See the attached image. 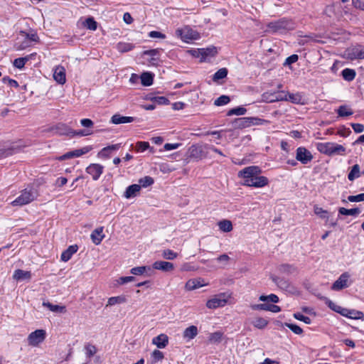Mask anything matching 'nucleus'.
<instances>
[{
  "label": "nucleus",
  "mask_w": 364,
  "mask_h": 364,
  "mask_svg": "<svg viewBox=\"0 0 364 364\" xmlns=\"http://www.w3.org/2000/svg\"><path fill=\"white\" fill-rule=\"evenodd\" d=\"M208 149V145H192L190 149V156L195 159H202L205 156V150Z\"/></svg>",
  "instance_id": "9b49d317"
},
{
  "label": "nucleus",
  "mask_w": 364,
  "mask_h": 364,
  "mask_svg": "<svg viewBox=\"0 0 364 364\" xmlns=\"http://www.w3.org/2000/svg\"><path fill=\"white\" fill-rule=\"evenodd\" d=\"M152 343L159 348H164L168 343V337L164 333H161L152 339Z\"/></svg>",
  "instance_id": "412c9836"
},
{
  "label": "nucleus",
  "mask_w": 364,
  "mask_h": 364,
  "mask_svg": "<svg viewBox=\"0 0 364 364\" xmlns=\"http://www.w3.org/2000/svg\"><path fill=\"white\" fill-rule=\"evenodd\" d=\"M2 81L5 84H8L11 87H18V83L16 80L9 78V77L6 76L2 78Z\"/></svg>",
  "instance_id": "052dcab7"
},
{
  "label": "nucleus",
  "mask_w": 364,
  "mask_h": 364,
  "mask_svg": "<svg viewBox=\"0 0 364 364\" xmlns=\"http://www.w3.org/2000/svg\"><path fill=\"white\" fill-rule=\"evenodd\" d=\"M230 101V99L227 95H221L218 98H217L215 102L214 105L215 106H223L228 104Z\"/></svg>",
  "instance_id": "8fccbe9b"
},
{
  "label": "nucleus",
  "mask_w": 364,
  "mask_h": 364,
  "mask_svg": "<svg viewBox=\"0 0 364 364\" xmlns=\"http://www.w3.org/2000/svg\"><path fill=\"white\" fill-rule=\"evenodd\" d=\"M251 309L253 310L269 311L274 313H277L281 311V309L279 306L267 304H253L251 305Z\"/></svg>",
  "instance_id": "2eb2a0df"
},
{
  "label": "nucleus",
  "mask_w": 364,
  "mask_h": 364,
  "mask_svg": "<svg viewBox=\"0 0 364 364\" xmlns=\"http://www.w3.org/2000/svg\"><path fill=\"white\" fill-rule=\"evenodd\" d=\"M154 180L152 177L146 176L139 180V186L141 188H147L154 184Z\"/></svg>",
  "instance_id": "4c0bfd02"
},
{
  "label": "nucleus",
  "mask_w": 364,
  "mask_h": 364,
  "mask_svg": "<svg viewBox=\"0 0 364 364\" xmlns=\"http://www.w3.org/2000/svg\"><path fill=\"white\" fill-rule=\"evenodd\" d=\"M43 306L47 307L50 311L53 312L63 313L65 311V307L64 306L52 304L48 301H44L43 303Z\"/></svg>",
  "instance_id": "2f4dec72"
},
{
  "label": "nucleus",
  "mask_w": 364,
  "mask_h": 364,
  "mask_svg": "<svg viewBox=\"0 0 364 364\" xmlns=\"http://www.w3.org/2000/svg\"><path fill=\"white\" fill-rule=\"evenodd\" d=\"M120 145L119 144H112V145H110V146H106L105 148H103L100 152H99V154H105V153L106 151H116L117 149H119Z\"/></svg>",
  "instance_id": "0e129e2a"
},
{
  "label": "nucleus",
  "mask_w": 364,
  "mask_h": 364,
  "mask_svg": "<svg viewBox=\"0 0 364 364\" xmlns=\"http://www.w3.org/2000/svg\"><path fill=\"white\" fill-rule=\"evenodd\" d=\"M261 168L257 166H251L238 172V176L244 179L243 184L246 186L262 188L268 185L269 180L266 176H260Z\"/></svg>",
  "instance_id": "f257e3e1"
},
{
  "label": "nucleus",
  "mask_w": 364,
  "mask_h": 364,
  "mask_svg": "<svg viewBox=\"0 0 364 364\" xmlns=\"http://www.w3.org/2000/svg\"><path fill=\"white\" fill-rule=\"evenodd\" d=\"M161 255L167 260H173L178 257V254L170 249L163 250Z\"/></svg>",
  "instance_id": "c03bdc74"
},
{
  "label": "nucleus",
  "mask_w": 364,
  "mask_h": 364,
  "mask_svg": "<svg viewBox=\"0 0 364 364\" xmlns=\"http://www.w3.org/2000/svg\"><path fill=\"white\" fill-rule=\"evenodd\" d=\"M30 59L29 56H26L24 58H18L14 60L13 65L15 68L18 69H22L26 63Z\"/></svg>",
  "instance_id": "a18cd8bd"
},
{
  "label": "nucleus",
  "mask_w": 364,
  "mask_h": 364,
  "mask_svg": "<svg viewBox=\"0 0 364 364\" xmlns=\"http://www.w3.org/2000/svg\"><path fill=\"white\" fill-rule=\"evenodd\" d=\"M126 301V299L122 296H112L109 298L107 306H114L117 304H122Z\"/></svg>",
  "instance_id": "79ce46f5"
},
{
  "label": "nucleus",
  "mask_w": 364,
  "mask_h": 364,
  "mask_svg": "<svg viewBox=\"0 0 364 364\" xmlns=\"http://www.w3.org/2000/svg\"><path fill=\"white\" fill-rule=\"evenodd\" d=\"M351 134V131L349 128H346L344 126L341 127L338 130V134L343 137H347Z\"/></svg>",
  "instance_id": "338daca9"
},
{
  "label": "nucleus",
  "mask_w": 364,
  "mask_h": 364,
  "mask_svg": "<svg viewBox=\"0 0 364 364\" xmlns=\"http://www.w3.org/2000/svg\"><path fill=\"white\" fill-rule=\"evenodd\" d=\"M316 149L319 152L328 156L346 154V148L333 142H318L316 144Z\"/></svg>",
  "instance_id": "7ed1b4c3"
},
{
  "label": "nucleus",
  "mask_w": 364,
  "mask_h": 364,
  "mask_svg": "<svg viewBox=\"0 0 364 364\" xmlns=\"http://www.w3.org/2000/svg\"><path fill=\"white\" fill-rule=\"evenodd\" d=\"M159 49H151V50H144L143 52V55L151 56V58L150 62L152 64H155L158 61V59L156 58L155 56L159 55Z\"/></svg>",
  "instance_id": "ea45409f"
},
{
  "label": "nucleus",
  "mask_w": 364,
  "mask_h": 364,
  "mask_svg": "<svg viewBox=\"0 0 364 364\" xmlns=\"http://www.w3.org/2000/svg\"><path fill=\"white\" fill-rule=\"evenodd\" d=\"M84 26L91 31H95L97 29V22L92 17L87 18L85 20Z\"/></svg>",
  "instance_id": "864d4df0"
},
{
  "label": "nucleus",
  "mask_w": 364,
  "mask_h": 364,
  "mask_svg": "<svg viewBox=\"0 0 364 364\" xmlns=\"http://www.w3.org/2000/svg\"><path fill=\"white\" fill-rule=\"evenodd\" d=\"M92 146H85L81 149H75L73 150L74 151V154H75V158H77V157H80L84 154H87L89 151H90L92 150Z\"/></svg>",
  "instance_id": "09e8293b"
},
{
  "label": "nucleus",
  "mask_w": 364,
  "mask_h": 364,
  "mask_svg": "<svg viewBox=\"0 0 364 364\" xmlns=\"http://www.w3.org/2000/svg\"><path fill=\"white\" fill-rule=\"evenodd\" d=\"M31 46V43L30 41L26 39L25 37H21L20 35L17 38L16 41L14 44V48L16 50H23L26 48L30 47Z\"/></svg>",
  "instance_id": "4be33fe9"
},
{
  "label": "nucleus",
  "mask_w": 364,
  "mask_h": 364,
  "mask_svg": "<svg viewBox=\"0 0 364 364\" xmlns=\"http://www.w3.org/2000/svg\"><path fill=\"white\" fill-rule=\"evenodd\" d=\"M230 295L226 293H221L214 296L213 298L208 300L206 306L208 309H214L219 307H223L228 303L230 299Z\"/></svg>",
  "instance_id": "423d86ee"
},
{
  "label": "nucleus",
  "mask_w": 364,
  "mask_h": 364,
  "mask_svg": "<svg viewBox=\"0 0 364 364\" xmlns=\"http://www.w3.org/2000/svg\"><path fill=\"white\" fill-rule=\"evenodd\" d=\"M90 237L95 245H100L105 237L103 227H100L94 230L91 233Z\"/></svg>",
  "instance_id": "dca6fc26"
},
{
  "label": "nucleus",
  "mask_w": 364,
  "mask_h": 364,
  "mask_svg": "<svg viewBox=\"0 0 364 364\" xmlns=\"http://www.w3.org/2000/svg\"><path fill=\"white\" fill-rule=\"evenodd\" d=\"M198 52L200 56L201 60H205L208 57H213L217 53V49L215 47L201 48L198 49V51L194 50L193 53Z\"/></svg>",
  "instance_id": "5701e85b"
},
{
  "label": "nucleus",
  "mask_w": 364,
  "mask_h": 364,
  "mask_svg": "<svg viewBox=\"0 0 364 364\" xmlns=\"http://www.w3.org/2000/svg\"><path fill=\"white\" fill-rule=\"evenodd\" d=\"M348 200L352 203L364 201V193H360L356 196H349Z\"/></svg>",
  "instance_id": "e2e57ef3"
},
{
  "label": "nucleus",
  "mask_w": 364,
  "mask_h": 364,
  "mask_svg": "<svg viewBox=\"0 0 364 364\" xmlns=\"http://www.w3.org/2000/svg\"><path fill=\"white\" fill-rule=\"evenodd\" d=\"M223 337V333L221 331H215L209 334L208 341L211 344H218L222 341Z\"/></svg>",
  "instance_id": "bb28decb"
},
{
  "label": "nucleus",
  "mask_w": 364,
  "mask_h": 364,
  "mask_svg": "<svg viewBox=\"0 0 364 364\" xmlns=\"http://www.w3.org/2000/svg\"><path fill=\"white\" fill-rule=\"evenodd\" d=\"M267 28L266 32L271 33H283L294 29L295 23L291 19L282 18L277 21L268 23Z\"/></svg>",
  "instance_id": "f03ea898"
},
{
  "label": "nucleus",
  "mask_w": 364,
  "mask_h": 364,
  "mask_svg": "<svg viewBox=\"0 0 364 364\" xmlns=\"http://www.w3.org/2000/svg\"><path fill=\"white\" fill-rule=\"evenodd\" d=\"M350 274L344 272L340 275L338 279L332 284L331 289L333 291H340L349 286L348 279Z\"/></svg>",
  "instance_id": "9d476101"
},
{
  "label": "nucleus",
  "mask_w": 364,
  "mask_h": 364,
  "mask_svg": "<svg viewBox=\"0 0 364 364\" xmlns=\"http://www.w3.org/2000/svg\"><path fill=\"white\" fill-rule=\"evenodd\" d=\"M92 132L88 129H82L75 131L71 129H67V132H65V134L70 135L71 136H85L90 135Z\"/></svg>",
  "instance_id": "c756f323"
},
{
  "label": "nucleus",
  "mask_w": 364,
  "mask_h": 364,
  "mask_svg": "<svg viewBox=\"0 0 364 364\" xmlns=\"http://www.w3.org/2000/svg\"><path fill=\"white\" fill-rule=\"evenodd\" d=\"M175 35L186 43H189L200 38L199 33L188 26L178 28L175 31Z\"/></svg>",
  "instance_id": "39448f33"
},
{
  "label": "nucleus",
  "mask_w": 364,
  "mask_h": 364,
  "mask_svg": "<svg viewBox=\"0 0 364 364\" xmlns=\"http://www.w3.org/2000/svg\"><path fill=\"white\" fill-rule=\"evenodd\" d=\"M152 267L156 270H161L164 272H171L173 271L175 267L172 262L158 260L152 264Z\"/></svg>",
  "instance_id": "f8f14e48"
},
{
  "label": "nucleus",
  "mask_w": 364,
  "mask_h": 364,
  "mask_svg": "<svg viewBox=\"0 0 364 364\" xmlns=\"http://www.w3.org/2000/svg\"><path fill=\"white\" fill-rule=\"evenodd\" d=\"M294 317L296 319L301 321H303V322H304L305 323H307V324H309L311 322V318L309 317L303 315L301 313H295V314H294Z\"/></svg>",
  "instance_id": "bf43d9fd"
},
{
  "label": "nucleus",
  "mask_w": 364,
  "mask_h": 364,
  "mask_svg": "<svg viewBox=\"0 0 364 364\" xmlns=\"http://www.w3.org/2000/svg\"><path fill=\"white\" fill-rule=\"evenodd\" d=\"M134 280L135 277L133 276L121 277L117 279V283L122 285L128 282H134Z\"/></svg>",
  "instance_id": "69168bd1"
},
{
  "label": "nucleus",
  "mask_w": 364,
  "mask_h": 364,
  "mask_svg": "<svg viewBox=\"0 0 364 364\" xmlns=\"http://www.w3.org/2000/svg\"><path fill=\"white\" fill-rule=\"evenodd\" d=\"M205 284L204 283V280L202 279H189L186 285L185 288L188 291H192L200 287H204Z\"/></svg>",
  "instance_id": "aec40b11"
},
{
  "label": "nucleus",
  "mask_w": 364,
  "mask_h": 364,
  "mask_svg": "<svg viewBox=\"0 0 364 364\" xmlns=\"http://www.w3.org/2000/svg\"><path fill=\"white\" fill-rule=\"evenodd\" d=\"M246 112H247V109L245 107H235V108L230 109L228 112L227 114L228 116H232V115H243V114H245L246 113Z\"/></svg>",
  "instance_id": "49530a36"
},
{
  "label": "nucleus",
  "mask_w": 364,
  "mask_h": 364,
  "mask_svg": "<svg viewBox=\"0 0 364 364\" xmlns=\"http://www.w3.org/2000/svg\"><path fill=\"white\" fill-rule=\"evenodd\" d=\"M338 117H348L353 114V110L347 105H341L337 109Z\"/></svg>",
  "instance_id": "72a5a7b5"
},
{
  "label": "nucleus",
  "mask_w": 364,
  "mask_h": 364,
  "mask_svg": "<svg viewBox=\"0 0 364 364\" xmlns=\"http://www.w3.org/2000/svg\"><path fill=\"white\" fill-rule=\"evenodd\" d=\"M141 191V186L138 184H132L129 186L124 193V197L129 199L136 197Z\"/></svg>",
  "instance_id": "a211bd4d"
},
{
  "label": "nucleus",
  "mask_w": 364,
  "mask_h": 364,
  "mask_svg": "<svg viewBox=\"0 0 364 364\" xmlns=\"http://www.w3.org/2000/svg\"><path fill=\"white\" fill-rule=\"evenodd\" d=\"M341 75L345 80L350 82L355 79L356 73L353 69L345 68L342 70Z\"/></svg>",
  "instance_id": "c85d7f7f"
},
{
  "label": "nucleus",
  "mask_w": 364,
  "mask_h": 364,
  "mask_svg": "<svg viewBox=\"0 0 364 364\" xmlns=\"http://www.w3.org/2000/svg\"><path fill=\"white\" fill-rule=\"evenodd\" d=\"M20 36L21 37H25L26 39L30 41L31 43L32 42H37L38 41V37L36 33H27L25 31H21Z\"/></svg>",
  "instance_id": "5fc2aeb1"
},
{
  "label": "nucleus",
  "mask_w": 364,
  "mask_h": 364,
  "mask_svg": "<svg viewBox=\"0 0 364 364\" xmlns=\"http://www.w3.org/2000/svg\"><path fill=\"white\" fill-rule=\"evenodd\" d=\"M32 274L30 271H24L20 269H16L13 274L14 279L16 281L30 280Z\"/></svg>",
  "instance_id": "f3484780"
},
{
  "label": "nucleus",
  "mask_w": 364,
  "mask_h": 364,
  "mask_svg": "<svg viewBox=\"0 0 364 364\" xmlns=\"http://www.w3.org/2000/svg\"><path fill=\"white\" fill-rule=\"evenodd\" d=\"M140 79L144 86H150L153 83L154 75L151 73H144L141 74Z\"/></svg>",
  "instance_id": "7c9ffc66"
},
{
  "label": "nucleus",
  "mask_w": 364,
  "mask_h": 364,
  "mask_svg": "<svg viewBox=\"0 0 364 364\" xmlns=\"http://www.w3.org/2000/svg\"><path fill=\"white\" fill-rule=\"evenodd\" d=\"M348 316H347V318L353 319L360 318V316L363 315V314L361 311L350 309H348Z\"/></svg>",
  "instance_id": "680f3d73"
},
{
  "label": "nucleus",
  "mask_w": 364,
  "mask_h": 364,
  "mask_svg": "<svg viewBox=\"0 0 364 364\" xmlns=\"http://www.w3.org/2000/svg\"><path fill=\"white\" fill-rule=\"evenodd\" d=\"M324 301H325V304L331 309L333 310V311L335 312H338V311L340 309V306L339 305H338L337 304L334 303L333 301H332L331 300H330L328 298H325L324 299Z\"/></svg>",
  "instance_id": "4d7b16f0"
},
{
  "label": "nucleus",
  "mask_w": 364,
  "mask_h": 364,
  "mask_svg": "<svg viewBox=\"0 0 364 364\" xmlns=\"http://www.w3.org/2000/svg\"><path fill=\"white\" fill-rule=\"evenodd\" d=\"M350 126L352 127L353 131L355 133H362L364 132V125L360 123H351Z\"/></svg>",
  "instance_id": "774afa93"
},
{
  "label": "nucleus",
  "mask_w": 364,
  "mask_h": 364,
  "mask_svg": "<svg viewBox=\"0 0 364 364\" xmlns=\"http://www.w3.org/2000/svg\"><path fill=\"white\" fill-rule=\"evenodd\" d=\"M135 121L133 117L122 116L119 114H114L111 118V122L114 124L131 123Z\"/></svg>",
  "instance_id": "6ab92c4d"
},
{
  "label": "nucleus",
  "mask_w": 364,
  "mask_h": 364,
  "mask_svg": "<svg viewBox=\"0 0 364 364\" xmlns=\"http://www.w3.org/2000/svg\"><path fill=\"white\" fill-rule=\"evenodd\" d=\"M259 301H270L274 304L279 301V297L274 294H271L268 296L262 295L259 296Z\"/></svg>",
  "instance_id": "3c124183"
},
{
  "label": "nucleus",
  "mask_w": 364,
  "mask_h": 364,
  "mask_svg": "<svg viewBox=\"0 0 364 364\" xmlns=\"http://www.w3.org/2000/svg\"><path fill=\"white\" fill-rule=\"evenodd\" d=\"M78 250V247L75 245H70L67 250L63 251L61 254V260L63 262H68Z\"/></svg>",
  "instance_id": "b1692460"
},
{
  "label": "nucleus",
  "mask_w": 364,
  "mask_h": 364,
  "mask_svg": "<svg viewBox=\"0 0 364 364\" xmlns=\"http://www.w3.org/2000/svg\"><path fill=\"white\" fill-rule=\"evenodd\" d=\"M85 354H86L87 357H88V358H91L97 353V348L94 345H92V344H87L85 346Z\"/></svg>",
  "instance_id": "6e6d98bb"
},
{
  "label": "nucleus",
  "mask_w": 364,
  "mask_h": 364,
  "mask_svg": "<svg viewBox=\"0 0 364 364\" xmlns=\"http://www.w3.org/2000/svg\"><path fill=\"white\" fill-rule=\"evenodd\" d=\"M348 57L350 60L364 59V46H358L349 49Z\"/></svg>",
  "instance_id": "ddd939ff"
},
{
  "label": "nucleus",
  "mask_w": 364,
  "mask_h": 364,
  "mask_svg": "<svg viewBox=\"0 0 364 364\" xmlns=\"http://www.w3.org/2000/svg\"><path fill=\"white\" fill-rule=\"evenodd\" d=\"M85 171L94 181H97L104 172V166L100 164H90L85 168Z\"/></svg>",
  "instance_id": "1a4fd4ad"
},
{
  "label": "nucleus",
  "mask_w": 364,
  "mask_h": 364,
  "mask_svg": "<svg viewBox=\"0 0 364 364\" xmlns=\"http://www.w3.org/2000/svg\"><path fill=\"white\" fill-rule=\"evenodd\" d=\"M198 328L196 326H191L183 331V338L188 340L193 339L198 334Z\"/></svg>",
  "instance_id": "393cba45"
},
{
  "label": "nucleus",
  "mask_w": 364,
  "mask_h": 364,
  "mask_svg": "<svg viewBox=\"0 0 364 364\" xmlns=\"http://www.w3.org/2000/svg\"><path fill=\"white\" fill-rule=\"evenodd\" d=\"M134 45L130 43L119 42L117 44V49L120 53H126L134 48Z\"/></svg>",
  "instance_id": "e433bc0d"
},
{
  "label": "nucleus",
  "mask_w": 364,
  "mask_h": 364,
  "mask_svg": "<svg viewBox=\"0 0 364 364\" xmlns=\"http://www.w3.org/2000/svg\"><path fill=\"white\" fill-rule=\"evenodd\" d=\"M151 361L153 363H156L161 361L164 358V353L159 350H154L151 355Z\"/></svg>",
  "instance_id": "37998d69"
},
{
  "label": "nucleus",
  "mask_w": 364,
  "mask_h": 364,
  "mask_svg": "<svg viewBox=\"0 0 364 364\" xmlns=\"http://www.w3.org/2000/svg\"><path fill=\"white\" fill-rule=\"evenodd\" d=\"M228 75V70L225 68L218 70L213 76V80L215 82L218 81L226 77Z\"/></svg>",
  "instance_id": "a19ab883"
},
{
  "label": "nucleus",
  "mask_w": 364,
  "mask_h": 364,
  "mask_svg": "<svg viewBox=\"0 0 364 364\" xmlns=\"http://www.w3.org/2000/svg\"><path fill=\"white\" fill-rule=\"evenodd\" d=\"M287 101H290L295 104H299L301 101V95L299 93L287 92Z\"/></svg>",
  "instance_id": "de8ad7c7"
},
{
  "label": "nucleus",
  "mask_w": 364,
  "mask_h": 364,
  "mask_svg": "<svg viewBox=\"0 0 364 364\" xmlns=\"http://www.w3.org/2000/svg\"><path fill=\"white\" fill-rule=\"evenodd\" d=\"M37 197V191L29 186L21 191L20 195L11 203V205L12 206H23L33 202Z\"/></svg>",
  "instance_id": "20e7f679"
},
{
  "label": "nucleus",
  "mask_w": 364,
  "mask_h": 364,
  "mask_svg": "<svg viewBox=\"0 0 364 364\" xmlns=\"http://www.w3.org/2000/svg\"><path fill=\"white\" fill-rule=\"evenodd\" d=\"M285 326L297 335H300L303 333V330L296 324L285 323Z\"/></svg>",
  "instance_id": "13d9d810"
},
{
  "label": "nucleus",
  "mask_w": 364,
  "mask_h": 364,
  "mask_svg": "<svg viewBox=\"0 0 364 364\" xmlns=\"http://www.w3.org/2000/svg\"><path fill=\"white\" fill-rule=\"evenodd\" d=\"M360 168L358 164H355L351 167L350 172L348 174V179L350 181H353L355 178L360 176Z\"/></svg>",
  "instance_id": "a878e982"
},
{
  "label": "nucleus",
  "mask_w": 364,
  "mask_h": 364,
  "mask_svg": "<svg viewBox=\"0 0 364 364\" xmlns=\"http://www.w3.org/2000/svg\"><path fill=\"white\" fill-rule=\"evenodd\" d=\"M53 78L60 85H64L66 82L65 70L64 67L58 65L53 70Z\"/></svg>",
  "instance_id": "4468645a"
},
{
  "label": "nucleus",
  "mask_w": 364,
  "mask_h": 364,
  "mask_svg": "<svg viewBox=\"0 0 364 364\" xmlns=\"http://www.w3.org/2000/svg\"><path fill=\"white\" fill-rule=\"evenodd\" d=\"M46 338V331L43 329H38L31 332L28 338V343L31 346H38L43 342Z\"/></svg>",
  "instance_id": "0eeeda50"
},
{
  "label": "nucleus",
  "mask_w": 364,
  "mask_h": 364,
  "mask_svg": "<svg viewBox=\"0 0 364 364\" xmlns=\"http://www.w3.org/2000/svg\"><path fill=\"white\" fill-rule=\"evenodd\" d=\"M149 143L147 141H138L135 146V150L137 152H143L149 149Z\"/></svg>",
  "instance_id": "603ef678"
},
{
  "label": "nucleus",
  "mask_w": 364,
  "mask_h": 364,
  "mask_svg": "<svg viewBox=\"0 0 364 364\" xmlns=\"http://www.w3.org/2000/svg\"><path fill=\"white\" fill-rule=\"evenodd\" d=\"M220 230L224 232H229L232 230V224L230 220H223L218 223Z\"/></svg>",
  "instance_id": "473e14b6"
},
{
  "label": "nucleus",
  "mask_w": 364,
  "mask_h": 364,
  "mask_svg": "<svg viewBox=\"0 0 364 364\" xmlns=\"http://www.w3.org/2000/svg\"><path fill=\"white\" fill-rule=\"evenodd\" d=\"M252 323L255 328L263 329L267 326L268 321L262 317H257L252 321Z\"/></svg>",
  "instance_id": "c9c22d12"
},
{
  "label": "nucleus",
  "mask_w": 364,
  "mask_h": 364,
  "mask_svg": "<svg viewBox=\"0 0 364 364\" xmlns=\"http://www.w3.org/2000/svg\"><path fill=\"white\" fill-rule=\"evenodd\" d=\"M274 283L280 288L284 290H289L290 287L289 282L284 278L275 277L273 278Z\"/></svg>",
  "instance_id": "f704fd0d"
},
{
  "label": "nucleus",
  "mask_w": 364,
  "mask_h": 364,
  "mask_svg": "<svg viewBox=\"0 0 364 364\" xmlns=\"http://www.w3.org/2000/svg\"><path fill=\"white\" fill-rule=\"evenodd\" d=\"M361 213L360 209L358 208H351V209H346L345 208H338V213L343 215H353V216H357Z\"/></svg>",
  "instance_id": "cd10ccee"
},
{
  "label": "nucleus",
  "mask_w": 364,
  "mask_h": 364,
  "mask_svg": "<svg viewBox=\"0 0 364 364\" xmlns=\"http://www.w3.org/2000/svg\"><path fill=\"white\" fill-rule=\"evenodd\" d=\"M296 159L302 164H307L313 159V155L305 147L300 146L296 149Z\"/></svg>",
  "instance_id": "6e6552de"
},
{
  "label": "nucleus",
  "mask_w": 364,
  "mask_h": 364,
  "mask_svg": "<svg viewBox=\"0 0 364 364\" xmlns=\"http://www.w3.org/2000/svg\"><path fill=\"white\" fill-rule=\"evenodd\" d=\"M146 270H151L150 266H140L135 267L130 269L131 274L134 275H142L144 274Z\"/></svg>",
  "instance_id": "58836bf2"
}]
</instances>
